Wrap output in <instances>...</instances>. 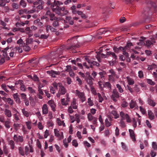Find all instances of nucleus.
<instances>
[{
    "label": "nucleus",
    "instance_id": "nucleus-48",
    "mask_svg": "<svg viewBox=\"0 0 157 157\" xmlns=\"http://www.w3.org/2000/svg\"><path fill=\"white\" fill-rule=\"evenodd\" d=\"M76 101L75 100H73V101L71 103V105L73 109H77V106L76 105Z\"/></svg>",
    "mask_w": 157,
    "mask_h": 157
},
{
    "label": "nucleus",
    "instance_id": "nucleus-59",
    "mask_svg": "<svg viewBox=\"0 0 157 157\" xmlns=\"http://www.w3.org/2000/svg\"><path fill=\"white\" fill-rule=\"evenodd\" d=\"M2 87L6 92H8L9 90L7 89V86L4 84H2L1 85Z\"/></svg>",
    "mask_w": 157,
    "mask_h": 157
},
{
    "label": "nucleus",
    "instance_id": "nucleus-43",
    "mask_svg": "<svg viewBox=\"0 0 157 157\" xmlns=\"http://www.w3.org/2000/svg\"><path fill=\"white\" fill-rule=\"evenodd\" d=\"M105 125L106 127H108L111 125V122H110L108 119L106 118L105 120Z\"/></svg>",
    "mask_w": 157,
    "mask_h": 157
},
{
    "label": "nucleus",
    "instance_id": "nucleus-27",
    "mask_svg": "<svg viewBox=\"0 0 157 157\" xmlns=\"http://www.w3.org/2000/svg\"><path fill=\"white\" fill-rule=\"evenodd\" d=\"M22 81L21 80H19L18 82V83H16V84H17L18 83H20V88L21 90L23 91H25L26 90L25 88V86L24 85L23 83H22Z\"/></svg>",
    "mask_w": 157,
    "mask_h": 157
},
{
    "label": "nucleus",
    "instance_id": "nucleus-7",
    "mask_svg": "<svg viewBox=\"0 0 157 157\" xmlns=\"http://www.w3.org/2000/svg\"><path fill=\"white\" fill-rule=\"evenodd\" d=\"M14 140L16 143H22L23 141V137L22 136L15 135L13 137Z\"/></svg>",
    "mask_w": 157,
    "mask_h": 157
},
{
    "label": "nucleus",
    "instance_id": "nucleus-63",
    "mask_svg": "<svg viewBox=\"0 0 157 157\" xmlns=\"http://www.w3.org/2000/svg\"><path fill=\"white\" fill-rule=\"evenodd\" d=\"M88 102L89 104V105L90 106H93L94 105L93 101L91 100L90 98H89L88 99Z\"/></svg>",
    "mask_w": 157,
    "mask_h": 157
},
{
    "label": "nucleus",
    "instance_id": "nucleus-9",
    "mask_svg": "<svg viewBox=\"0 0 157 157\" xmlns=\"http://www.w3.org/2000/svg\"><path fill=\"white\" fill-rule=\"evenodd\" d=\"M66 20H63L64 23H68L70 25H72L74 22L73 20L72 19V17L71 16H66Z\"/></svg>",
    "mask_w": 157,
    "mask_h": 157
},
{
    "label": "nucleus",
    "instance_id": "nucleus-5",
    "mask_svg": "<svg viewBox=\"0 0 157 157\" xmlns=\"http://www.w3.org/2000/svg\"><path fill=\"white\" fill-rule=\"evenodd\" d=\"M75 93L78 98L80 99L82 102H83L85 101L86 98L84 92H81L78 90H76Z\"/></svg>",
    "mask_w": 157,
    "mask_h": 157
},
{
    "label": "nucleus",
    "instance_id": "nucleus-20",
    "mask_svg": "<svg viewBox=\"0 0 157 157\" xmlns=\"http://www.w3.org/2000/svg\"><path fill=\"white\" fill-rule=\"evenodd\" d=\"M4 114L8 117H10L12 116V113L10 110L7 109H5L4 110Z\"/></svg>",
    "mask_w": 157,
    "mask_h": 157
},
{
    "label": "nucleus",
    "instance_id": "nucleus-23",
    "mask_svg": "<svg viewBox=\"0 0 157 157\" xmlns=\"http://www.w3.org/2000/svg\"><path fill=\"white\" fill-rule=\"evenodd\" d=\"M34 23L35 25L39 26L40 27L42 26L43 23L40 21V20L39 19H37L34 21Z\"/></svg>",
    "mask_w": 157,
    "mask_h": 157
},
{
    "label": "nucleus",
    "instance_id": "nucleus-22",
    "mask_svg": "<svg viewBox=\"0 0 157 157\" xmlns=\"http://www.w3.org/2000/svg\"><path fill=\"white\" fill-rule=\"evenodd\" d=\"M10 0H0V6L1 7H4L6 5V3H8L9 2Z\"/></svg>",
    "mask_w": 157,
    "mask_h": 157
},
{
    "label": "nucleus",
    "instance_id": "nucleus-8",
    "mask_svg": "<svg viewBox=\"0 0 157 157\" xmlns=\"http://www.w3.org/2000/svg\"><path fill=\"white\" fill-rule=\"evenodd\" d=\"M106 56H112L113 58L115 59V60H114L112 61V65H113L114 62L115 63L117 59V55H116L115 53L112 52H107L106 53Z\"/></svg>",
    "mask_w": 157,
    "mask_h": 157
},
{
    "label": "nucleus",
    "instance_id": "nucleus-4",
    "mask_svg": "<svg viewBox=\"0 0 157 157\" xmlns=\"http://www.w3.org/2000/svg\"><path fill=\"white\" fill-rule=\"evenodd\" d=\"M109 72L111 75H108L109 80L114 81L115 78H119L118 75H117L113 70L111 69L109 70Z\"/></svg>",
    "mask_w": 157,
    "mask_h": 157
},
{
    "label": "nucleus",
    "instance_id": "nucleus-16",
    "mask_svg": "<svg viewBox=\"0 0 157 157\" xmlns=\"http://www.w3.org/2000/svg\"><path fill=\"white\" fill-rule=\"evenodd\" d=\"M129 132L130 133V137L132 139V140L133 141H136V139L135 137V135L134 132V131L131 129H129Z\"/></svg>",
    "mask_w": 157,
    "mask_h": 157
},
{
    "label": "nucleus",
    "instance_id": "nucleus-14",
    "mask_svg": "<svg viewBox=\"0 0 157 157\" xmlns=\"http://www.w3.org/2000/svg\"><path fill=\"white\" fill-rule=\"evenodd\" d=\"M48 104L51 107L52 110L53 111H56L55 108L56 106V105L55 104L54 101L52 100H50L48 101Z\"/></svg>",
    "mask_w": 157,
    "mask_h": 157
},
{
    "label": "nucleus",
    "instance_id": "nucleus-28",
    "mask_svg": "<svg viewBox=\"0 0 157 157\" xmlns=\"http://www.w3.org/2000/svg\"><path fill=\"white\" fill-rule=\"evenodd\" d=\"M127 81L128 84L129 85H132L134 83V81L133 79L129 77H127Z\"/></svg>",
    "mask_w": 157,
    "mask_h": 157
},
{
    "label": "nucleus",
    "instance_id": "nucleus-61",
    "mask_svg": "<svg viewBox=\"0 0 157 157\" xmlns=\"http://www.w3.org/2000/svg\"><path fill=\"white\" fill-rule=\"evenodd\" d=\"M97 94L99 98V102H101L103 100V98L101 96V94L99 93H98Z\"/></svg>",
    "mask_w": 157,
    "mask_h": 157
},
{
    "label": "nucleus",
    "instance_id": "nucleus-38",
    "mask_svg": "<svg viewBox=\"0 0 157 157\" xmlns=\"http://www.w3.org/2000/svg\"><path fill=\"white\" fill-rule=\"evenodd\" d=\"M116 87L118 89V90L119 92L121 93H122L123 92L124 90L122 88L121 86L119 84H117L116 85Z\"/></svg>",
    "mask_w": 157,
    "mask_h": 157
},
{
    "label": "nucleus",
    "instance_id": "nucleus-35",
    "mask_svg": "<svg viewBox=\"0 0 157 157\" xmlns=\"http://www.w3.org/2000/svg\"><path fill=\"white\" fill-rule=\"evenodd\" d=\"M22 113L26 117H28L29 115V113L27 111L25 110V109H23L22 110Z\"/></svg>",
    "mask_w": 157,
    "mask_h": 157
},
{
    "label": "nucleus",
    "instance_id": "nucleus-24",
    "mask_svg": "<svg viewBox=\"0 0 157 157\" xmlns=\"http://www.w3.org/2000/svg\"><path fill=\"white\" fill-rule=\"evenodd\" d=\"M150 4L152 8L154 10V12H156L157 11V3H155L151 2Z\"/></svg>",
    "mask_w": 157,
    "mask_h": 157
},
{
    "label": "nucleus",
    "instance_id": "nucleus-37",
    "mask_svg": "<svg viewBox=\"0 0 157 157\" xmlns=\"http://www.w3.org/2000/svg\"><path fill=\"white\" fill-rule=\"evenodd\" d=\"M27 44H25V45L24 46H22V47H23V50L26 52H29L30 50V48L28 45Z\"/></svg>",
    "mask_w": 157,
    "mask_h": 157
},
{
    "label": "nucleus",
    "instance_id": "nucleus-39",
    "mask_svg": "<svg viewBox=\"0 0 157 157\" xmlns=\"http://www.w3.org/2000/svg\"><path fill=\"white\" fill-rule=\"evenodd\" d=\"M20 113H16L13 115V117H14V119L16 121H18L20 120L19 118V117L20 116Z\"/></svg>",
    "mask_w": 157,
    "mask_h": 157
},
{
    "label": "nucleus",
    "instance_id": "nucleus-50",
    "mask_svg": "<svg viewBox=\"0 0 157 157\" xmlns=\"http://www.w3.org/2000/svg\"><path fill=\"white\" fill-rule=\"evenodd\" d=\"M61 102L62 104L63 105H67L68 104V103L66 101L65 98H62L61 99Z\"/></svg>",
    "mask_w": 157,
    "mask_h": 157
},
{
    "label": "nucleus",
    "instance_id": "nucleus-52",
    "mask_svg": "<svg viewBox=\"0 0 157 157\" xmlns=\"http://www.w3.org/2000/svg\"><path fill=\"white\" fill-rule=\"evenodd\" d=\"M25 123L28 128L30 129L31 128V122L30 121H28Z\"/></svg>",
    "mask_w": 157,
    "mask_h": 157
},
{
    "label": "nucleus",
    "instance_id": "nucleus-1",
    "mask_svg": "<svg viewBox=\"0 0 157 157\" xmlns=\"http://www.w3.org/2000/svg\"><path fill=\"white\" fill-rule=\"evenodd\" d=\"M47 4L48 6L51 5V7L53 11L60 16H64L68 12L67 10H65V8L64 7H60L58 6V5L62 4V3L59 1H57L56 2V0H48Z\"/></svg>",
    "mask_w": 157,
    "mask_h": 157
},
{
    "label": "nucleus",
    "instance_id": "nucleus-29",
    "mask_svg": "<svg viewBox=\"0 0 157 157\" xmlns=\"http://www.w3.org/2000/svg\"><path fill=\"white\" fill-rule=\"evenodd\" d=\"M50 20L51 21L60 20V18L55 17V15L54 14H51V15H50Z\"/></svg>",
    "mask_w": 157,
    "mask_h": 157
},
{
    "label": "nucleus",
    "instance_id": "nucleus-49",
    "mask_svg": "<svg viewBox=\"0 0 157 157\" xmlns=\"http://www.w3.org/2000/svg\"><path fill=\"white\" fill-rule=\"evenodd\" d=\"M7 102L10 105H12L13 104V100L10 98H7Z\"/></svg>",
    "mask_w": 157,
    "mask_h": 157
},
{
    "label": "nucleus",
    "instance_id": "nucleus-13",
    "mask_svg": "<svg viewBox=\"0 0 157 157\" xmlns=\"http://www.w3.org/2000/svg\"><path fill=\"white\" fill-rule=\"evenodd\" d=\"M13 96L15 101V102L17 104H20L21 103V101L19 97V96L18 95L17 93L14 94L13 95Z\"/></svg>",
    "mask_w": 157,
    "mask_h": 157
},
{
    "label": "nucleus",
    "instance_id": "nucleus-31",
    "mask_svg": "<svg viewBox=\"0 0 157 157\" xmlns=\"http://www.w3.org/2000/svg\"><path fill=\"white\" fill-rule=\"evenodd\" d=\"M17 43L18 44H19L20 47H22L25 45V43L23 42L22 40L20 38L18 40Z\"/></svg>",
    "mask_w": 157,
    "mask_h": 157
},
{
    "label": "nucleus",
    "instance_id": "nucleus-57",
    "mask_svg": "<svg viewBox=\"0 0 157 157\" xmlns=\"http://www.w3.org/2000/svg\"><path fill=\"white\" fill-rule=\"evenodd\" d=\"M71 70H72V68L70 65L67 66H66V68L65 69V70L66 71L68 72L70 71Z\"/></svg>",
    "mask_w": 157,
    "mask_h": 157
},
{
    "label": "nucleus",
    "instance_id": "nucleus-15",
    "mask_svg": "<svg viewBox=\"0 0 157 157\" xmlns=\"http://www.w3.org/2000/svg\"><path fill=\"white\" fill-rule=\"evenodd\" d=\"M42 112L43 114H46L48 112L47 105L46 104H44L42 107Z\"/></svg>",
    "mask_w": 157,
    "mask_h": 157
},
{
    "label": "nucleus",
    "instance_id": "nucleus-26",
    "mask_svg": "<svg viewBox=\"0 0 157 157\" xmlns=\"http://www.w3.org/2000/svg\"><path fill=\"white\" fill-rule=\"evenodd\" d=\"M87 82L90 86H91L92 85L93 82V81L94 80L92 77H90L88 79H86Z\"/></svg>",
    "mask_w": 157,
    "mask_h": 157
},
{
    "label": "nucleus",
    "instance_id": "nucleus-45",
    "mask_svg": "<svg viewBox=\"0 0 157 157\" xmlns=\"http://www.w3.org/2000/svg\"><path fill=\"white\" fill-rule=\"evenodd\" d=\"M60 20H54L52 24V25L55 27H57L59 26V21Z\"/></svg>",
    "mask_w": 157,
    "mask_h": 157
},
{
    "label": "nucleus",
    "instance_id": "nucleus-3",
    "mask_svg": "<svg viewBox=\"0 0 157 157\" xmlns=\"http://www.w3.org/2000/svg\"><path fill=\"white\" fill-rule=\"evenodd\" d=\"M87 62H85L83 63V66L87 68H89L90 67L93 68V67L95 65L96 63V61H92L87 58H85Z\"/></svg>",
    "mask_w": 157,
    "mask_h": 157
},
{
    "label": "nucleus",
    "instance_id": "nucleus-47",
    "mask_svg": "<svg viewBox=\"0 0 157 157\" xmlns=\"http://www.w3.org/2000/svg\"><path fill=\"white\" fill-rule=\"evenodd\" d=\"M112 113L114 115V118L115 119H117L119 117V115L117 113V112L115 111H112Z\"/></svg>",
    "mask_w": 157,
    "mask_h": 157
},
{
    "label": "nucleus",
    "instance_id": "nucleus-18",
    "mask_svg": "<svg viewBox=\"0 0 157 157\" xmlns=\"http://www.w3.org/2000/svg\"><path fill=\"white\" fill-rule=\"evenodd\" d=\"M111 96L113 97H116V98H119V93L116 89H115L113 90V94Z\"/></svg>",
    "mask_w": 157,
    "mask_h": 157
},
{
    "label": "nucleus",
    "instance_id": "nucleus-51",
    "mask_svg": "<svg viewBox=\"0 0 157 157\" xmlns=\"http://www.w3.org/2000/svg\"><path fill=\"white\" fill-rule=\"evenodd\" d=\"M10 123L9 121H6L5 122L4 125L7 128H9L10 127Z\"/></svg>",
    "mask_w": 157,
    "mask_h": 157
},
{
    "label": "nucleus",
    "instance_id": "nucleus-54",
    "mask_svg": "<svg viewBox=\"0 0 157 157\" xmlns=\"http://www.w3.org/2000/svg\"><path fill=\"white\" fill-rule=\"evenodd\" d=\"M32 79H33L34 81H39V79L38 77L35 74L34 75L33 77H32Z\"/></svg>",
    "mask_w": 157,
    "mask_h": 157
},
{
    "label": "nucleus",
    "instance_id": "nucleus-33",
    "mask_svg": "<svg viewBox=\"0 0 157 157\" xmlns=\"http://www.w3.org/2000/svg\"><path fill=\"white\" fill-rule=\"evenodd\" d=\"M108 31L107 29L105 28H102L100 29L99 30L98 32L100 33V34H102L105 33Z\"/></svg>",
    "mask_w": 157,
    "mask_h": 157
},
{
    "label": "nucleus",
    "instance_id": "nucleus-58",
    "mask_svg": "<svg viewBox=\"0 0 157 157\" xmlns=\"http://www.w3.org/2000/svg\"><path fill=\"white\" fill-rule=\"evenodd\" d=\"M20 5L22 7H25L26 6V4L23 0H21L20 3Z\"/></svg>",
    "mask_w": 157,
    "mask_h": 157
},
{
    "label": "nucleus",
    "instance_id": "nucleus-32",
    "mask_svg": "<svg viewBox=\"0 0 157 157\" xmlns=\"http://www.w3.org/2000/svg\"><path fill=\"white\" fill-rule=\"evenodd\" d=\"M148 102L149 104L152 106H154L155 105V103L150 98H148Z\"/></svg>",
    "mask_w": 157,
    "mask_h": 157
},
{
    "label": "nucleus",
    "instance_id": "nucleus-56",
    "mask_svg": "<svg viewBox=\"0 0 157 157\" xmlns=\"http://www.w3.org/2000/svg\"><path fill=\"white\" fill-rule=\"evenodd\" d=\"M49 36V35H46L45 34H42L40 35V37H39V38L46 39L48 38Z\"/></svg>",
    "mask_w": 157,
    "mask_h": 157
},
{
    "label": "nucleus",
    "instance_id": "nucleus-40",
    "mask_svg": "<svg viewBox=\"0 0 157 157\" xmlns=\"http://www.w3.org/2000/svg\"><path fill=\"white\" fill-rule=\"evenodd\" d=\"M156 67V65L154 63L152 64L151 65H149L147 69L148 70H152L154 68H155Z\"/></svg>",
    "mask_w": 157,
    "mask_h": 157
},
{
    "label": "nucleus",
    "instance_id": "nucleus-42",
    "mask_svg": "<svg viewBox=\"0 0 157 157\" xmlns=\"http://www.w3.org/2000/svg\"><path fill=\"white\" fill-rule=\"evenodd\" d=\"M33 38H27L26 39V44L27 45L29 44H31L33 41Z\"/></svg>",
    "mask_w": 157,
    "mask_h": 157
},
{
    "label": "nucleus",
    "instance_id": "nucleus-21",
    "mask_svg": "<svg viewBox=\"0 0 157 157\" xmlns=\"http://www.w3.org/2000/svg\"><path fill=\"white\" fill-rule=\"evenodd\" d=\"M148 116L149 118L151 120H153L155 118V116L154 113L151 110H148Z\"/></svg>",
    "mask_w": 157,
    "mask_h": 157
},
{
    "label": "nucleus",
    "instance_id": "nucleus-62",
    "mask_svg": "<svg viewBox=\"0 0 157 157\" xmlns=\"http://www.w3.org/2000/svg\"><path fill=\"white\" fill-rule=\"evenodd\" d=\"M21 99L24 100V101H25L26 99V95L24 93L21 94Z\"/></svg>",
    "mask_w": 157,
    "mask_h": 157
},
{
    "label": "nucleus",
    "instance_id": "nucleus-10",
    "mask_svg": "<svg viewBox=\"0 0 157 157\" xmlns=\"http://www.w3.org/2000/svg\"><path fill=\"white\" fill-rule=\"evenodd\" d=\"M47 73L49 74L53 78H55L56 75H59L60 74V72L55 71L53 70H51L50 71H47Z\"/></svg>",
    "mask_w": 157,
    "mask_h": 157
},
{
    "label": "nucleus",
    "instance_id": "nucleus-34",
    "mask_svg": "<svg viewBox=\"0 0 157 157\" xmlns=\"http://www.w3.org/2000/svg\"><path fill=\"white\" fill-rule=\"evenodd\" d=\"M18 51L19 53H20L22 52V49L20 47L16 46L13 49V51Z\"/></svg>",
    "mask_w": 157,
    "mask_h": 157
},
{
    "label": "nucleus",
    "instance_id": "nucleus-30",
    "mask_svg": "<svg viewBox=\"0 0 157 157\" xmlns=\"http://www.w3.org/2000/svg\"><path fill=\"white\" fill-rule=\"evenodd\" d=\"M9 48V47H7L6 48H4V50L2 51L1 52H3V56L4 58L7 56V51L8 50Z\"/></svg>",
    "mask_w": 157,
    "mask_h": 157
},
{
    "label": "nucleus",
    "instance_id": "nucleus-2",
    "mask_svg": "<svg viewBox=\"0 0 157 157\" xmlns=\"http://www.w3.org/2000/svg\"><path fill=\"white\" fill-rule=\"evenodd\" d=\"M77 36H76L71 38L70 39V40H71L72 42H73V44H72L70 46L67 47V50H70L71 51H72L73 53H75L76 52V51L75 49L79 47V45L77 44L78 43V40L77 39Z\"/></svg>",
    "mask_w": 157,
    "mask_h": 157
},
{
    "label": "nucleus",
    "instance_id": "nucleus-53",
    "mask_svg": "<svg viewBox=\"0 0 157 157\" xmlns=\"http://www.w3.org/2000/svg\"><path fill=\"white\" fill-rule=\"evenodd\" d=\"M0 24L2 25L3 26V28L4 29H7V27H6V24L2 20L0 21Z\"/></svg>",
    "mask_w": 157,
    "mask_h": 157
},
{
    "label": "nucleus",
    "instance_id": "nucleus-12",
    "mask_svg": "<svg viewBox=\"0 0 157 157\" xmlns=\"http://www.w3.org/2000/svg\"><path fill=\"white\" fill-rule=\"evenodd\" d=\"M113 49L114 52L116 53H119L124 50V48L121 46L117 47L114 46L113 47Z\"/></svg>",
    "mask_w": 157,
    "mask_h": 157
},
{
    "label": "nucleus",
    "instance_id": "nucleus-44",
    "mask_svg": "<svg viewBox=\"0 0 157 157\" xmlns=\"http://www.w3.org/2000/svg\"><path fill=\"white\" fill-rule=\"evenodd\" d=\"M18 150L19 153L21 155L24 156L25 155V153L23 149L21 147H18Z\"/></svg>",
    "mask_w": 157,
    "mask_h": 157
},
{
    "label": "nucleus",
    "instance_id": "nucleus-19",
    "mask_svg": "<svg viewBox=\"0 0 157 157\" xmlns=\"http://www.w3.org/2000/svg\"><path fill=\"white\" fill-rule=\"evenodd\" d=\"M46 30L47 33L50 30L52 32H55L56 29L55 28H53L52 26L48 25L46 27Z\"/></svg>",
    "mask_w": 157,
    "mask_h": 157
},
{
    "label": "nucleus",
    "instance_id": "nucleus-60",
    "mask_svg": "<svg viewBox=\"0 0 157 157\" xmlns=\"http://www.w3.org/2000/svg\"><path fill=\"white\" fill-rule=\"evenodd\" d=\"M13 126L14 127V129L16 131H17L18 130V128L20 126V124H18L14 123L13 124Z\"/></svg>",
    "mask_w": 157,
    "mask_h": 157
},
{
    "label": "nucleus",
    "instance_id": "nucleus-6",
    "mask_svg": "<svg viewBox=\"0 0 157 157\" xmlns=\"http://www.w3.org/2000/svg\"><path fill=\"white\" fill-rule=\"evenodd\" d=\"M155 42L154 38H151L150 40H146L144 42L145 46L148 48L150 47L151 46L153 45V43H155Z\"/></svg>",
    "mask_w": 157,
    "mask_h": 157
},
{
    "label": "nucleus",
    "instance_id": "nucleus-11",
    "mask_svg": "<svg viewBox=\"0 0 157 157\" xmlns=\"http://www.w3.org/2000/svg\"><path fill=\"white\" fill-rule=\"evenodd\" d=\"M59 92L61 94V95H63L67 91L65 88L62 85L61 83L59 84Z\"/></svg>",
    "mask_w": 157,
    "mask_h": 157
},
{
    "label": "nucleus",
    "instance_id": "nucleus-41",
    "mask_svg": "<svg viewBox=\"0 0 157 157\" xmlns=\"http://www.w3.org/2000/svg\"><path fill=\"white\" fill-rule=\"evenodd\" d=\"M55 136L57 137H59L60 136V133L59 131L57 129L55 128L54 129Z\"/></svg>",
    "mask_w": 157,
    "mask_h": 157
},
{
    "label": "nucleus",
    "instance_id": "nucleus-17",
    "mask_svg": "<svg viewBox=\"0 0 157 157\" xmlns=\"http://www.w3.org/2000/svg\"><path fill=\"white\" fill-rule=\"evenodd\" d=\"M129 106L131 109H133L134 108H137L138 107L136 102L133 101L132 100L129 103Z\"/></svg>",
    "mask_w": 157,
    "mask_h": 157
},
{
    "label": "nucleus",
    "instance_id": "nucleus-25",
    "mask_svg": "<svg viewBox=\"0 0 157 157\" xmlns=\"http://www.w3.org/2000/svg\"><path fill=\"white\" fill-rule=\"evenodd\" d=\"M104 87H107L109 90H111V85L109 82H105L104 84H103Z\"/></svg>",
    "mask_w": 157,
    "mask_h": 157
},
{
    "label": "nucleus",
    "instance_id": "nucleus-36",
    "mask_svg": "<svg viewBox=\"0 0 157 157\" xmlns=\"http://www.w3.org/2000/svg\"><path fill=\"white\" fill-rule=\"evenodd\" d=\"M9 144L10 145L12 149H13L15 147L14 143L13 140H10L9 141Z\"/></svg>",
    "mask_w": 157,
    "mask_h": 157
},
{
    "label": "nucleus",
    "instance_id": "nucleus-55",
    "mask_svg": "<svg viewBox=\"0 0 157 157\" xmlns=\"http://www.w3.org/2000/svg\"><path fill=\"white\" fill-rule=\"evenodd\" d=\"M147 82L149 84L152 86L154 85L155 84V83L150 79H147Z\"/></svg>",
    "mask_w": 157,
    "mask_h": 157
},
{
    "label": "nucleus",
    "instance_id": "nucleus-46",
    "mask_svg": "<svg viewBox=\"0 0 157 157\" xmlns=\"http://www.w3.org/2000/svg\"><path fill=\"white\" fill-rule=\"evenodd\" d=\"M120 116L121 118V120H124L126 118V114H125L122 112H121L120 113Z\"/></svg>",
    "mask_w": 157,
    "mask_h": 157
},
{
    "label": "nucleus",
    "instance_id": "nucleus-64",
    "mask_svg": "<svg viewBox=\"0 0 157 157\" xmlns=\"http://www.w3.org/2000/svg\"><path fill=\"white\" fill-rule=\"evenodd\" d=\"M152 147L153 149L155 150H157V144L155 142H153Z\"/></svg>",
    "mask_w": 157,
    "mask_h": 157
}]
</instances>
